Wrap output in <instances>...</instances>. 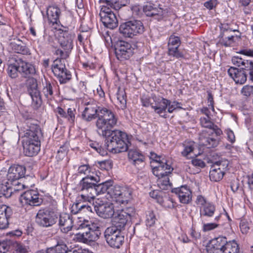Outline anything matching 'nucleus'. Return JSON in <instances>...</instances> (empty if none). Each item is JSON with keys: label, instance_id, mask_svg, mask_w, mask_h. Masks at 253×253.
I'll list each match as a JSON object with an SVG mask.
<instances>
[{"label": "nucleus", "instance_id": "10", "mask_svg": "<svg viewBox=\"0 0 253 253\" xmlns=\"http://www.w3.org/2000/svg\"><path fill=\"white\" fill-rule=\"evenodd\" d=\"M58 219L57 214L48 210H40L36 216V222L40 226L48 228L55 224Z\"/></svg>", "mask_w": 253, "mask_h": 253}, {"label": "nucleus", "instance_id": "25", "mask_svg": "<svg viewBox=\"0 0 253 253\" xmlns=\"http://www.w3.org/2000/svg\"><path fill=\"white\" fill-rule=\"evenodd\" d=\"M58 225L63 233H66L71 231L73 226L72 215L66 213L61 214L59 217Z\"/></svg>", "mask_w": 253, "mask_h": 253}, {"label": "nucleus", "instance_id": "39", "mask_svg": "<svg viewBox=\"0 0 253 253\" xmlns=\"http://www.w3.org/2000/svg\"><path fill=\"white\" fill-rule=\"evenodd\" d=\"M19 62H15L7 65V73L9 77L12 79L16 78L20 73Z\"/></svg>", "mask_w": 253, "mask_h": 253}, {"label": "nucleus", "instance_id": "14", "mask_svg": "<svg viewBox=\"0 0 253 253\" xmlns=\"http://www.w3.org/2000/svg\"><path fill=\"white\" fill-rule=\"evenodd\" d=\"M115 54L118 60L124 61L128 59L133 55V49L129 43L120 41L115 48Z\"/></svg>", "mask_w": 253, "mask_h": 253}, {"label": "nucleus", "instance_id": "33", "mask_svg": "<svg viewBox=\"0 0 253 253\" xmlns=\"http://www.w3.org/2000/svg\"><path fill=\"white\" fill-rule=\"evenodd\" d=\"M60 13V10L55 6H50L47 9V15L49 22L52 23V25L58 26V23L60 22L59 20V15ZM54 28L57 29L56 26Z\"/></svg>", "mask_w": 253, "mask_h": 253}, {"label": "nucleus", "instance_id": "23", "mask_svg": "<svg viewBox=\"0 0 253 253\" xmlns=\"http://www.w3.org/2000/svg\"><path fill=\"white\" fill-rule=\"evenodd\" d=\"M171 192L178 196L179 201L183 204H188L192 200V192L186 186L171 189Z\"/></svg>", "mask_w": 253, "mask_h": 253}, {"label": "nucleus", "instance_id": "26", "mask_svg": "<svg viewBox=\"0 0 253 253\" xmlns=\"http://www.w3.org/2000/svg\"><path fill=\"white\" fill-rule=\"evenodd\" d=\"M245 70H242L240 67H231L228 70V75L235 81L236 84H244L247 81V74Z\"/></svg>", "mask_w": 253, "mask_h": 253}, {"label": "nucleus", "instance_id": "54", "mask_svg": "<svg viewBox=\"0 0 253 253\" xmlns=\"http://www.w3.org/2000/svg\"><path fill=\"white\" fill-rule=\"evenodd\" d=\"M241 92L242 94L246 97H249L253 94V86L246 85L243 86Z\"/></svg>", "mask_w": 253, "mask_h": 253}, {"label": "nucleus", "instance_id": "13", "mask_svg": "<svg viewBox=\"0 0 253 253\" xmlns=\"http://www.w3.org/2000/svg\"><path fill=\"white\" fill-rule=\"evenodd\" d=\"M19 201L23 205L31 206H39L42 202V199L39 197L38 192L34 190H28L22 194Z\"/></svg>", "mask_w": 253, "mask_h": 253}, {"label": "nucleus", "instance_id": "46", "mask_svg": "<svg viewBox=\"0 0 253 253\" xmlns=\"http://www.w3.org/2000/svg\"><path fill=\"white\" fill-rule=\"evenodd\" d=\"M121 231V230L114 225L107 228L104 233V237L106 242H107L108 241H110L113 236Z\"/></svg>", "mask_w": 253, "mask_h": 253}, {"label": "nucleus", "instance_id": "20", "mask_svg": "<svg viewBox=\"0 0 253 253\" xmlns=\"http://www.w3.org/2000/svg\"><path fill=\"white\" fill-rule=\"evenodd\" d=\"M181 43L180 38L174 35H171L168 42V54L176 58H183L184 55L179 51L178 47Z\"/></svg>", "mask_w": 253, "mask_h": 253}, {"label": "nucleus", "instance_id": "57", "mask_svg": "<svg viewBox=\"0 0 253 253\" xmlns=\"http://www.w3.org/2000/svg\"><path fill=\"white\" fill-rule=\"evenodd\" d=\"M209 202H207L205 197L202 195H198L197 197L196 203L197 205L200 206V207H203L205 205Z\"/></svg>", "mask_w": 253, "mask_h": 253}, {"label": "nucleus", "instance_id": "31", "mask_svg": "<svg viewBox=\"0 0 253 253\" xmlns=\"http://www.w3.org/2000/svg\"><path fill=\"white\" fill-rule=\"evenodd\" d=\"M58 42L63 49L72 50L73 49V38L68 32L62 31L58 38Z\"/></svg>", "mask_w": 253, "mask_h": 253}, {"label": "nucleus", "instance_id": "27", "mask_svg": "<svg viewBox=\"0 0 253 253\" xmlns=\"http://www.w3.org/2000/svg\"><path fill=\"white\" fill-rule=\"evenodd\" d=\"M232 62L235 65L240 67L246 71V74H249L250 77L253 73V61L245 60L238 57H234Z\"/></svg>", "mask_w": 253, "mask_h": 253}, {"label": "nucleus", "instance_id": "44", "mask_svg": "<svg viewBox=\"0 0 253 253\" xmlns=\"http://www.w3.org/2000/svg\"><path fill=\"white\" fill-rule=\"evenodd\" d=\"M78 190L80 193V195L78 197V202L73 204L72 208H71V212L73 214H77L81 210L84 209L83 204H82V202H88L91 204V202L87 201H84L82 200L81 197L82 193L80 192L79 188L78 187Z\"/></svg>", "mask_w": 253, "mask_h": 253}, {"label": "nucleus", "instance_id": "6", "mask_svg": "<svg viewBox=\"0 0 253 253\" xmlns=\"http://www.w3.org/2000/svg\"><path fill=\"white\" fill-rule=\"evenodd\" d=\"M98 115L99 118L96 122L97 131L100 135H107L109 130L117 124L118 119L111 110L105 107L99 110Z\"/></svg>", "mask_w": 253, "mask_h": 253}, {"label": "nucleus", "instance_id": "48", "mask_svg": "<svg viewBox=\"0 0 253 253\" xmlns=\"http://www.w3.org/2000/svg\"><path fill=\"white\" fill-rule=\"evenodd\" d=\"M184 149L181 152L183 156L188 157L189 154L192 153L194 150V143L193 142H189L188 143L185 142L183 144Z\"/></svg>", "mask_w": 253, "mask_h": 253}, {"label": "nucleus", "instance_id": "60", "mask_svg": "<svg viewBox=\"0 0 253 253\" xmlns=\"http://www.w3.org/2000/svg\"><path fill=\"white\" fill-rule=\"evenodd\" d=\"M90 146L101 155H104V152L103 149L99 146V144L95 142L91 143Z\"/></svg>", "mask_w": 253, "mask_h": 253}, {"label": "nucleus", "instance_id": "35", "mask_svg": "<svg viewBox=\"0 0 253 253\" xmlns=\"http://www.w3.org/2000/svg\"><path fill=\"white\" fill-rule=\"evenodd\" d=\"M118 105L120 109L124 110L126 107V95L124 88L119 87L117 93Z\"/></svg>", "mask_w": 253, "mask_h": 253}, {"label": "nucleus", "instance_id": "41", "mask_svg": "<svg viewBox=\"0 0 253 253\" xmlns=\"http://www.w3.org/2000/svg\"><path fill=\"white\" fill-rule=\"evenodd\" d=\"M158 185L160 188L163 190L171 188V184L169 182L168 175L158 177Z\"/></svg>", "mask_w": 253, "mask_h": 253}, {"label": "nucleus", "instance_id": "63", "mask_svg": "<svg viewBox=\"0 0 253 253\" xmlns=\"http://www.w3.org/2000/svg\"><path fill=\"white\" fill-rule=\"evenodd\" d=\"M225 132L227 135L228 140L232 143H234L235 141V136L233 131L230 129H227Z\"/></svg>", "mask_w": 253, "mask_h": 253}, {"label": "nucleus", "instance_id": "42", "mask_svg": "<svg viewBox=\"0 0 253 253\" xmlns=\"http://www.w3.org/2000/svg\"><path fill=\"white\" fill-rule=\"evenodd\" d=\"M12 184L14 183H12ZM13 191L11 183H9L8 180H7V181L5 182L4 184H2L0 194H2L6 198H9L11 196Z\"/></svg>", "mask_w": 253, "mask_h": 253}, {"label": "nucleus", "instance_id": "62", "mask_svg": "<svg viewBox=\"0 0 253 253\" xmlns=\"http://www.w3.org/2000/svg\"><path fill=\"white\" fill-rule=\"evenodd\" d=\"M217 0H210L204 3V6L208 9L211 10L217 5Z\"/></svg>", "mask_w": 253, "mask_h": 253}, {"label": "nucleus", "instance_id": "58", "mask_svg": "<svg viewBox=\"0 0 253 253\" xmlns=\"http://www.w3.org/2000/svg\"><path fill=\"white\" fill-rule=\"evenodd\" d=\"M180 104H181V103L178 102H177V101H173L171 103V102L169 103L168 106V112L171 113L174 110H175L177 108L182 109V108L181 107H178V105H180Z\"/></svg>", "mask_w": 253, "mask_h": 253}, {"label": "nucleus", "instance_id": "1", "mask_svg": "<svg viewBox=\"0 0 253 253\" xmlns=\"http://www.w3.org/2000/svg\"><path fill=\"white\" fill-rule=\"evenodd\" d=\"M99 177L87 176L82 178L78 184L82 200L90 201L100 194L107 193V198H110L121 204H125L131 198L132 190L127 187L109 185L108 182L98 183Z\"/></svg>", "mask_w": 253, "mask_h": 253}, {"label": "nucleus", "instance_id": "9", "mask_svg": "<svg viewBox=\"0 0 253 253\" xmlns=\"http://www.w3.org/2000/svg\"><path fill=\"white\" fill-rule=\"evenodd\" d=\"M52 71L57 78L60 84H64L69 82L72 75L65 67V64L62 59L59 58L54 60L51 66Z\"/></svg>", "mask_w": 253, "mask_h": 253}, {"label": "nucleus", "instance_id": "15", "mask_svg": "<svg viewBox=\"0 0 253 253\" xmlns=\"http://www.w3.org/2000/svg\"><path fill=\"white\" fill-rule=\"evenodd\" d=\"M26 172L24 166L19 165H13L8 169L7 180L9 183H18V180L23 178Z\"/></svg>", "mask_w": 253, "mask_h": 253}, {"label": "nucleus", "instance_id": "37", "mask_svg": "<svg viewBox=\"0 0 253 253\" xmlns=\"http://www.w3.org/2000/svg\"><path fill=\"white\" fill-rule=\"evenodd\" d=\"M124 241V237L121 235V231H119L113 236L107 243L110 247L118 249L123 244Z\"/></svg>", "mask_w": 253, "mask_h": 253}, {"label": "nucleus", "instance_id": "51", "mask_svg": "<svg viewBox=\"0 0 253 253\" xmlns=\"http://www.w3.org/2000/svg\"><path fill=\"white\" fill-rule=\"evenodd\" d=\"M240 228L241 232L243 234H247L251 228V223H249L246 219H242L240 223Z\"/></svg>", "mask_w": 253, "mask_h": 253}, {"label": "nucleus", "instance_id": "47", "mask_svg": "<svg viewBox=\"0 0 253 253\" xmlns=\"http://www.w3.org/2000/svg\"><path fill=\"white\" fill-rule=\"evenodd\" d=\"M11 245L17 253H28L29 248L21 243L12 241Z\"/></svg>", "mask_w": 253, "mask_h": 253}, {"label": "nucleus", "instance_id": "24", "mask_svg": "<svg viewBox=\"0 0 253 253\" xmlns=\"http://www.w3.org/2000/svg\"><path fill=\"white\" fill-rule=\"evenodd\" d=\"M29 92L33 100V103L36 107H39L42 104L40 92L38 89L36 80L32 78L29 80Z\"/></svg>", "mask_w": 253, "mask_h": 253}, {"label": "nucleus", "instance_id": "40", "mask_svg": "<svg viewBox=\"0 0 253 253\" xmlns=\"http://www.w3.org/2000/svg\"><path fill=\"white\" fill-rule=\"evenodd\" d=\"M55 85L49 81H46L43 85L42 92L47 100H51L53 98V87Z\"/></svg>", "mask_w": 253, "mask_h": 253}, {"label": "nucleus", "instance_id": "3", "mask_svg": "<svg viewBox=\"0 0 253 253\" xmlns=\"http://www.w3.org/2000/svg\"><path fill=\"white\" fill-rule=\"evenodd\" d=\"M200 124L202 127L208 128L209 131L203 130L199 134V144L208 148H213L219 143L218 136L222 131L211 121V117H202L200 118Z\"/></svg>", "mask_w": 253, "mask_h": 253}, {"label": "nucleus", "instance_id": "17", "mask_svg": "<svg viewBox=\"0 0 253 253\" xmlns=\"http://www.w3.org/2000/svg\"><path fill=\"white\" fill-rule=\"evenodd\" d=\"M85 105L81 116L84 120L90 122L96 118H99L98 111L102 107H98L93 101L87 102Z\"/></svg>", "mask_w": 253, "mask_h": 253}, {"label": "nucleus", "instance_id": "7", "mask_svg": "<svg viewBox=\"0 0 253 253\" xmlns=\"http://www.w3.org/2000/svg\"><path fill=\"white\" fill-rule=\"evenodd\" d=\"M80 226L84 231L76 234L77 241L84 243H87L97 240L100 234L98 229L99 224L97 222L85 221L82 223Z\"/></svg>", "mask_w": 253, "mask_h": 253}, {"label": "nucleus", "instance_id": "19", "mask_svg": "<svg viewBox=\"0 0 253 253\" xmlns=\"http://www.w3.org/2000/svg\"><path fill=\"white\" fill-rule=\"evenodd\" d=\"M152 108L154 109L155 113L162 117L167 118L166 109L170 101L163 97H157L156 95L152 96Z\"/></svg>", "mask_w": 253, "mask_h": 253}, {"label": "nucleus", "instance_id": "8", "mask_svg": "<svg viewBox=\"0 0 253 253\" xmlns=\"http://www.w3.org/2000/svg\"><path fill=\"white\" fill-rule=\"evenodd\" d=\"M144 31L143 23L139 20H131L121 24L119 31L124 37L133 38L141 34Z\"/></svg>", "mask_w": 253, "mask_h": 253}, {"label": "nucleus", "instance_id": "18", "mask_svg": "<svg viewBox=\"0 0 253 253\" xmlns=\"http://www.w3.org/2000/svg\"><path fill=\"white\" fill-rule=\"evenodd\" d=\"M93 209L97 214L103 218H109L115 214L114 206L112 203H97L93 206Z\"/></svg>", "mask_w": 253, "mask_h": 253}, {"label": "nucleus", "instance_id": "16", "mask_svg": "<svg viewBox=\"0 0 253 253\" xmlns=\"http://www.w3.org/2000/svg\"><path fill=\"white\" fill-rule=\"evenodd\" d=\"M129 162L138 169L144 166L145 156L141 151L136 148L127 149Z\"/></svg>", "mask_w": 253, "mask_h": 253}, {"label": "nucleus", "instance_id": "2", "mask_svg": "<svg viewBox=\"0 0 253 253\" xmlns=\"http://www.w3.org/2000/svg\"><path fill=\"white\" fill-rule=\"evenodd\" d=\"M26 124L28 127L23 136L22 141L23 152L28 157L36 155L40 150V138L42 133L37 121L28 120Z\"/></svg>", "mask_w": 253, "mask_h": 253}, {"label": "nucleus", "instance_id": "4", "mask_svg": "<svg viewBox=\"0 0 253 253\" xmlns=\"http://www.w3.org/2000/svg\"><path fill=\"white\" fill-rule=\"evenodd\" d=\"M99 3L102 4L99 13L100 20L103 25L110 29H114L118 26V20L114 12L111 10L120 9L125 4L119 1L115 0H99Z\"/></svg>", "mask_w": 253, "mask_h": 253}, {"label": "nucleus", "instance_id": "49", "mask_svg": "<svg viewBox=\"0 0 253 253\" xmlns=\"http://www.w3.org/2000/svg\"><path fill=\"white\" fill-rule=\"evenodd\" d=\"M156 220L157 218L154 212L153 211H148L146 214V225L151 227L154 225Z\"/></svg>", "mask_w": 253, "mask_h": 253}, {"label": "nucleus", "instance_id": "50", "mask_svg": "<svg viewBox=\"0 0 253 253\" xmlns=\"http://www.w3.org/2000/svg\"><path fill=\"white\" fill-rule=\"evenodd\" d=\"M76 110L74 108H68L65 118L67 119L68 122L71 124H74L75 120Z\"/></svg>", "mask_w": 253, "mask_h": 253}, {"label": "nucleus", "instance_id": "38", "mask_svg": "<svg viewBox=\"0 0 253 253\" xmlns=\"http://www.w3.org/2000/svg\"><path fill=\"white\" fill-rule=\"evenodd\" d=\"M68 247L63 242L58 241L55 246L47 248L45 252L46 253H66Z\"/></svg>", "mask_w": 253, "mask_h": 253}, {"label": "nucleus", "instance_id": "56", "mask_svg": "<svg viewBox=\"0 0 253 253\" xmlns=\"http://www.w3.org/2000/svg\"><path fill=\"white\" fill-rule=\"evenodd\" d=\"M219 224L215 223H209L206 224H204L203 226V230L204 232L209 231L211 230H213L217 227H218Z\"/></svg>", "mask_w": 253, "mask_h": 253}, {"label": "nucleus", "instance_id": "12", "mask_svg": "<svg viewBox=\"0 0 253 253\" xmlns=\"http://www.w3.org/2000/svg\"><path fill=\"white\" fill-rule=\"evenodd\" d=\"M143 10L147 16L153 17L158 20L163 19L168 13L167 9H163L159 5L151 2H147L144 5Z\"/></svg>", "mask_w": 253, "mask_h": 253}, {"label": "nucleus", "instance_id": "43", "mask_svg": "<svg viewBox=\"0 0 253 253\" xmlns=\"http://www.w3.org/2000/svg\"><path fill=\"white\" fill-rule=\"evenodd\" d=\"M222 252L223 253H240L239 246L234 241H228V243Z\"/></svg>", "mask_w": 253, "mask_h": 253}, {"label": "nucleus", "instance_id": "55", "mask_svg": "<svg viewBox=\"0 0 253 253\" xmlns=\"http://www.w3.org/2000/svg\"><path fill=\"white\" fill-rule=\"evenodd\" d=\"M192 164L196 167L199 168H203L205 167V163L201 159L197 158L193 159L191 161Z\"/></svg>", "mask_w": 253, "mask_h": 253}, {"label": "nucleus", "instance_id": "64", "mask_svg": "<svg viewBox=\"0 0 253 253\" xmlns=\"http://www.w3.org/2000/svg\"><path fill=\"white\" fill-rule=\"evenodd\" d=\"M141 102L142 105L144 107H149L151 106L152 108V104H153V101L152 100V97L150 98H143L141 99Z\"/></svg>", "mask_w": 253, "mask_h": 253}, {"label": "nucleus", "instance_id": "21", "mask_svg": "<svg viewBox=\"0 0 253 253\" xmlns=\"http://www.w3.org/2000/svg\"><path fill=\"white\" fill-rule=\"evenodd\" d=\"M228 243L227 238L224 236H219L211 240L209 253H223Z\"/></svg>", "mask_w": 253, "mask_h": 253}, {"label": "nucleus", "instance_id": "30", "mask_svg": "<svg viewBox=\"0 0 253 253\" xmlns=\"http://www.w3.org/2000/svg\"><path fill=\"white\" fill-rule=\"evenodd\" d=\"M173 168L166 162H162L161 165L153 169V173L158 177L169 175L173 170Z\"/></svg>", "mask_w": 253, "mask_h": 253}, {"label": "nucleus", "instance_id": "45", "mask_svg": "<svg viewBox=\"0 0 253 253\" xmlns=\"http://www.w3.org/2000/svg\"><path fill=\"white\" fill-rule=\"evenodd\" d=\"M220 34L219 36H227L229 33L231 32H238L237 29L234 28L231 24L223 23L221 24L220 26Z\"/></svg>", "mask_w": 253, "mask_h": 253}, {"label": "nucleus", "instance_id": "28", "mask_svg": "<svg viewBox=\"0 0 253 253\" xmlns=\"http://www.w3.org/2000/svg\"><path fill=\"white\" fill-rule=\"evenodd\" d=\"M11 208L5 205L0 206V229H4L8 227L9 218L12 215Z\"/></svg>", "mask_w": 253, "mask_h": 253}, {"label": "nucleus", "instance_id": "32", "mask_svg": "<svg viewBox=\"0 0 253 253\" xmlns=\"http://www.w3.org/2000/svg\"><path fill=\"white\" fill-rule=\"evenodd\" d=\"M20 73L25 77H30L36 73L35 66L28 62L21 60L19 62Z\"/></svg>", "mask_w": 253, "mask_h": 253}, {"label": "nucleus", "instance_id": "29", "mask_svg": "<svg viewBox=\"0 0 253 253\" xmlns=\"http://www.w3.org/2000/svg\"><path fill=\"white\" fill-rule=\"evenodd\" d=\"M10 45L12 50L15 53L25 55L31 54L30 50L26 43L19 39L11 42Z\"/></svg>", "mask_w": 253, "mask_h": 253}, {"label": "nucleus", "instance_id": "61", "mask_svg": "<svg viewBox=\"0 0 253 253\" xmlns=\"http://www.w3.org/2000/svg\"><path fill=\"white\" fill-rule=\"evenodd\" d=\"M18 183L11 184L14 191H20L24 189L26 186L28 187V186H26L25 184H22L20 182H19V180H18Z\"/></svg>", "mask_w": 253, "mask_h": 253}, {"label": "nucleus", "instance_id": "53", "mask_svg": "<svg viewBox=\"0 0 253 253\" xmlns=\"http://www.w3.org/2000/svg\"><path fill=\"white\" fill-rule=\"evenodd\" d=\"M11 244L12 241L10 240L0 241V253H5L7 252Z\"/></svg>", "mask_w": 253, "mask_h": 253}, {"label": "nucleus", "instance_id": "5", "mask_svg": "<svg viewBox=\"0 0 253 253\" xmlns=\"http://www.w3.org/2000/svg\"><path fill=\"white\" fill-rule=\"evenodd\" d=\"M106 137L105 146L113 153H119L127 151L128 142L127 134L121 130H109L107 135H102Z\"/></svg>", "mask_w": 253, "mask_h": 253}, {"label": "nucleus", "instance_id": "22", "mask_svg": "<svg viewBox=\"0 0 253 253\" xmlns=\"http://www.w3.org/2000/svg\"><path fill=\"white\" fill-rule=\"evenodd\" d=\"M225 165L222 162H217L212 166L210 171V178L211 181L217 182L222 179L226 168V167H224Z\"/></svg>", "mask_w": 253, "mask_h": 253}, {"label": "nucleus", "instance_id": "36", "mask_svg": "<svg viewBox=\"0 0 253 253\" xmlns=\"http://www.w3.org/2000/svg\"><path fill=\"white\" fill-rule=\"evenodd\" d=\"M235 38L237 39H240L241 33H239V35H236L235 36L229 35L228 34L227 36H219V42L225 46H231L235 42Z\"/></svg>", "mask_w": 253, "mask_h": 253}, {"label": "nucleus", "instance_id": "59", "mask_svg": "<svg viewBox=\"0 0 253 253\" xmlns=\"http://www.w3.org/2000/svg\"><path fill=\"white\" fill-rule=\"evenodd\" d=\"M90 172V168L87 165L80 166L78 168V173L80 174H86Z\"/></svg>", "mask_w": 253, "mask_h": 253}, {"label": "nucleus", "instance_id": "34", "mask_svg": "<svg viewBox=\"0 0 253 253\" xmlns=\"http://www.w3.org/2000/svg\"><path fill=\"white\" fill-rule=\"evenodd\" d=\"M215 211V206L211 203H207L203 207H200V214L201 217H212Z\"/></svg>", "mask_w": 253, "mask_h": 253}, {"label": "nucleus", "instance_id": "11", "mask_svg": "<svg viewBox=\"0 0 253 253\" xmlns=\"http://www.w3.org/2000/svg\"><path fill=\"white\" fill-rule=\"evenodd\" d=\"M135 214V210L132 207H127L119 210L113 218V225L122 230L125 228L128 220Z\"/></svg>", "mask_w": 253, "mask_h": 253}, {"label": "nucleus", "instance_id": "52", "mask_svg": "<svg viewBox=\"0 0 253 253\" xmlns=\"http://www.w3.org/2000/svg\"><path fill=\"white\" fill-rule=\"evenodd\" d=\"M72 50L63 49V48H58L55 51V54L57 55H59L60 58L63 61L64 59H66L69 57V55Z\"/></svg>", "mask_w": 253, "mask_h": 253}]
</instances>
